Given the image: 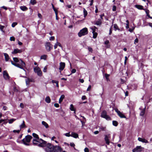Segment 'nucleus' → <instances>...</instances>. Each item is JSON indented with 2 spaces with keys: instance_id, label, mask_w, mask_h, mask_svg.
<instances>
[{
  "instance_id": "nucleus-1",
  "label": "nucleus",
  "mask_w": 152,
  "mask_h": 152,
  "mask_svg": "<svg viewBox=\"0 0 152 152\" xmlns=\"http://www.w3.org/2000/svg\"><path fill=\"white\" fill-rule=\"evenodd\" d=\"M41 143L39 144V146L41 147H45V150L47 152H53L54 150V146L50 143H47L46 142L41 139L40 142Z\"/></svg>"
},
{
  "instance_id": "nucleus-2",
  "label": "nucleus",
  "mask_w": 152,
  "mask_h": 152,
  "mask_svg": "<svg viewBox=\"0 0 152 152\" xmlns=\"http://www.w3.org/2000/svg\"><path fill=\"white\" fill-rule=\"evenodd\" d=\"M13 60L15 63H14L13 61H11V63L12 65L21 69H22L25 71L23 67H25L26 64L22 60L20 59H19L16 57L13 58Z\"/></svg>"
},
{
  "instance_id": "nucleus-3",
  "label": "nucleus",
  "mask_w": 152,
  "mask_h": 152,
  "mask_svg": "<svg viewBox=\"0 0 152 152\" xmlns=\"http://www.w3.org/2000/svg\"><path fill=\"white\" fill-rule=\"evenodd\" d=\"M32 138V137L31 136L28 135L26 136L25 138L22 140V141L24 145H28L29 144L28 143L30 142Z\"/></svg>"
},
{
  "instance_id": "nucleus-4",
  "label": "nucleus",
  "mask_w": 152,
  "mask_h": 152,
  "mask_svg": "<svg viewBox=\"0 0 152 152\" xmlns=\"http://www.w3.org/2000/svg\"><path fill=\"white\" fill-rule=\"evenodd\" d=\"M88 34V31L87 28H84L80 30L78 33V35L79 37L84 36Z\"/></svg>"
},
{
  "instance_id": "nucleus-5",
  "label": "nucleus",
  "mask_w": 152,
  "mask_h": 152,
  "mask_svg": "<svg viewBox=\"0 0 152 152\" xmlns=\"http://www.w3.org/2000/svg\"><path fill=\"white\" fill-rule=\"evenodd\" d=\"M101 116L102 118H105L107 120H111L110 118L107 115V112L105 110L103 111L102 112Z\"/></svg>"
},
{
  "instance_id": "nucleus-6",
  "label": "nucleus",
  "mask_w": 152,
  "mask_h": 152,
  "mask_svg": "<svg viewBox=\"0 0 152 152\" xmlns=\"http://www.w3.org/2000/svg\"><path fill=\"white\" fill-rule=\"evenodd\" d=\"M34 71L35 72L37 73V75L39 76H41L42 72L40 68L38 66H36L34 68Z\"/></svg>"
},
{
  "instance_id": "nucleus-7",
  "label": "nucleus",
  "mask_w": 152,
  "mask_h": 152,
  "mask_svg": "<svg viewBox=\"0 0 152 152\" xmlns=\"http://www.w3.org/2000/svg\"><path fill=\"white\" fill-rule=\"evenodd\" d=\"M45 46L46 50L49 52L52 48L53 45L49 42H47L45 44Z\"/></svg>"
},
{
  "instance_id": "nucleus-8",
  "label": "nucleus",
  "mask_w": 152,
  "mask_h": 152,
  "mask_svg": "<svg viewBox=\"0 0 152 152\" xmlns=\"http://www.w3.org/2000/svg\"><path fill=\"white\" fill-rule=\"evenodd\" d=\"M21 77H22V76H21ZM22 77L27 78L25 81L26 85L27 86L29 85L30 82H34V80L32 78H27L26 76H22Z\"/></svg>"
},
{
  "instance_id": "nucleus-9",
  "label": "nucleus",
  "mask_w": 152,
  "mask_h": 152,
  "mask_svg": "<svg viewBox=\"0 0 152 152\" xmlns=\"http://www.w3.org/2000/svg\"><path fill=\"white\" fill-rule=\"evenodd\" d=\"M62 151V148L59 146H54V150L53 151V152H61Z\"/></svg>"
},
{
  "instance_id": "nucleus-10",
  "label": "nucleus",
  "mask_w": 152,
  "mask_h": 152,
  "mask_svg": "<svg viewBox=\"0 0 152 152\" xmlns=\"http://www.w3.org/2000/svg\"><path fill=\"white\" fill-rule=\"evenodd\" d=\"M110 134L105 135L104 140L106 143L107 145H109L110 142L109 141V139L110 138Z\"/></svg>"
},
{
  "instance_id": "nucleus-11",
  "label": "nucleus",
  "mask_w": 152,
  "mask_h": 152,
  "mask_svg": "<svg viewBox=\"0 0 152 152\" xmlns=\"http://www.w3.org/2000/svg\"><path fill=\"white\" fill-rule=\"evenodd\" d=\"M143 149L144 148L141 146H137L133 149V151L137 152H141Z\"/></svg>"
},
{
  "instance_id": "nucleus-12",
  "label": "nucleus",
  "mask_w": 152,
  "mask_h": 152,
  "mask_svg": "<svg viewBox=\"0 0 152 152\" xmlns=\"http://www.w3.org/2000/svg\"><path fill=\"white\" fill-rule=\"evenodd\" d=\"M115 111L117 113L118 115L121 118H125V115L120 112L117 109L115 108L114 109Z\"/></svg>"
},
{
  "instance_id": "nucleus-13",
  "label": "nucleus",
  "mask_w": 152,
  "mask_h": 152,
  "mask_svg": "<svg viewBox=\"0 0 152 152\" xmlns=\"http://www.w3.org/2000/svg\"><path fill=\"white\" fill-rule=\"evenodd\" d=\"M65 64L64 62H61L60 63L59 69L60 70V72L64 69L65 68Z\"/></svg>"
},
{
  "instance_id": "nucleus-14",
  "label": "nucleus",
  "mask_w": 152,
  "mask_h": 152,
  "mask_svg": "<svg viewBox=\"0 0 152 152\" xmlns=\"http://www.w3.org/2000/svg\"><path fill=\"white\" fill-rule=\"evenodd\" d=\"M3 74L4 77L6 80H7L9 79L10 77L7 71H4Z\"/></svg>"
},
{
  "instance_id": "nucleus-15",
  "label": "nucleus",
  "mask_w": 152,
  "mask_h": 152,
  "mask_svg": "<svg viewBox=\"0 0 152 152\" xmlns=\"http://www.w3.org/2000/svg\"><path fill=\"white\" fill-rule=\"evenodd\" d=\"M22 51L21 50L16 48L14 49L13 51L12 52V54H16L17 53H21Z\"/></svg>"
},
{
  "instance_id": "nucleus-16",
  "label": "nucleus",
  "mask_w": 152,
  "mask_h": 152,
  "mask_svg": "<svg viewBox=\"0 0 152 152\" xmlns=\"http://www.w3.org/2000/svg\"><path fill=\"white\" fill-rule=\"evenodd\" d=\"M41 139H40L39 140H37V139H33V142L34 144V145H38L39 144V143H41L42 142H40V140Z\"/></svg>"
},
{
  "instance_id": "nucleus-17",
  "label": "nucleus",
  "mask_w": 152,
  "mask_h": 152,
  "mask_svg": "<svg viewBox=\"0 0 152 152\" xmlns=\"http://www.w3.org/2000/svg\"><path fill=\"white\" fill-rule=\"evenodd\" d=\"M71 136L75 138L78 137V134L74 132H71Z\"/></svg>"
},
{
  "instance_id": "nucleus-18",
  "label": "nucleus",
  "mask_w": 152,
  "mask_h": 152,
  "mask_svg": "<svg viewBox=\"0 0 152 152\" xmlns=\"http://www.w3.org/2000/svg\"><path fill=\"white\" fill-rule=\"evenodd\" d=\"M138 140L140 142H142L143 143H148V140L144 138H142L140 137H138Z\"/></svg>"
},
{
  "instance_id": "nucleus-19",
  "label": "nucleus",
  "mask_w": 152,
  "mask_h": 152,
  "mask_svg": "<svg viewBox=\"0 0 152 152\" xmlns=\"http://www.w3.org/2000/svg\"><path fill=\"white\" fill-rule=\"evenodd\" d=\"M102 20L101 19H99L97 20L95 22L94 24L100 26L102 24Z\"/></svg>"
},
{
  "instance_id": "nucleus-20",
  "label": "nucleus",
  "mask_w": 152,
  "mask_h": 152,
  "mask_svg": "<svg viewBox=\"0 0 152 152\" xmlns=\"http://www.w3.org/2000/svg\"><path fill=\"white\" fill-rule=\"evenodd\" d=\"M4 56H5V60L6 61H8L9 59V57L8 54L6 53H4Z\"/></svg>"
},
{
  "instance_id": "nucleus-21",
  "label": "nucleus",
  "mask_w": 152,
  "mask_h": 152,
  "mask_svg": "<svg viewBox=\"0 0 152 152\" xmlns=\"http://www.w3.org/2000/svg\"><path fill=\"white\" fill-rule=\"evenodd\" d=\"M135 7L136 8H137L139 10H143V7L140 5H136L135 6Z\"/></svg>"
},
{
  "instance_id": "nucleus-22",
  "label": "nucleus",
  "mask_w": 152,
  "mask_h": 152,
  "mask_svg": "<svg viewBox=\"0 0 152 152\" xmlns=\"http://www.w3.org/2000/svg\"><path fill=\"white\" fill-rule=\"evenodd\" d=\"M64 97L65 96L64 95H62L61 96L59 100V103H61V102L62 101L63 99L64 98Z\"/></svg>"
},
{
  "instance_id": "nucleus-23",
  "label": "nucleus",
  "mask_w": 152,
  "mask_h": 152,
  "mask_svg": "<svg viewBox=\"0 0 152 152\" xmlns=\"http://www.w3.org/2000/svg\"><path fill=\"white\" fill-rule=\"evenodd\" d=\"M42 124L44 125L46 128H48L49 127L48 125L45 121H42Z\"/></svg>"
},
{
  "instance_id": "nucleus-24",
  "label": "nucleus",
  "mask_w": 152,
  "mask_h": 152,
  "mask_svg": "<svg viewBox=\"0 0 152 152\" xmlns=\"http://www.w3.org/2000/svg\"><path fill=\"white\" fill-rule=\"evenodd\" d=\"M26 126L25 124V122L24 121H23L22 124L20 125V129H22L23 128L26 127Z\"/></svg>"
},
{
  "instance_id": "nucleus-25",
  "label": "nucleus",
  "mask_w": 152,
  "mask_h": 152,
  "mask_svg": "<svg viewBox=\"0 0 152 152\" xmlns=\"http://www.w3.org/2000/svg\"><path fill=\"white\" fill-rule=\"evenodd\" d=\"M32 135L34 137L36 138L35 139H37L39 140H40V139H39L38 135L37 134L35 133H33Z\"/></svg>"
},
{
  "instance_id": "nucleus-26",
  "label": "nucleus",
  "mask_w": 152,
  "mask_h": 152,
  "mask_svg": "<svg viewBox=\"0 0 152 152\" xmlns=\"http://www.w3.org/2000/svg\"><path fill=\"white\" fill-rule=\"evenodd\" d=\"M47 56L46 55H42L41 56L40 59L46 60L47 57Z\"/></svg>"
},
{
  "instance_id": "nucleus-27",
  "label": "nucleus",
  "mask_w": 152,
  "mask_h": 152,
  "mask_svg": "<svg viewBox=\"0 0 152 152\" xmlns=\"http://www.w3.org/2000/svg\"><path fill=\"white\" fill-rule=\"evenodd\" d=\"M20 9L21 10L23 11H26L28 9L27 8L24 6L20 7Z\"/></svg>"
},
{
  "instance_id": "nucleus-28",
  "label": "nucleus",
  "mask_w": 152,
  "mask_h": 152,
  "mask_svg": "<svg viewBox=\"0 0 152 152\" xmlns=\"http://www.w3.org/2000/svg\"><path fill=\"white\" fill-rule=\"evenodd\" d=\"M92 33L93 34V38H96L97 35V34L96 32L95 31H92Z\"/></svg>"
},
{
  "instance_id": "nucleus-29",
  "label": "nucleus",
  "mask_w": 152,
  "mask_h": 152,
  "mask_svg": "<svg viewBox=\"0 0 152 152\" xmlns=\"http://www.w3.org/2000/svg\"><path fill=\"white\" fill-rule=\"evenodd\" d=\"M45 100L48 103H49L50 102V99L49 96H47L45 98Z\"/></svg>"
},
{
  "instance_id": "nucleus-30",
  "label": "nucleus",
  "mask_w": 152,
  "mask_h": 152,
  "mask_svg": "<svg viewBox=\"0 0 152 152\" xmlns=\"http://www.w3.org/2000/svg\"><path fill=\"white\" fill-rule=\"evenodd\" d=\"M113 124L114 126H116L118 125V123L117 121H113Z\"/></svg>"
},
{
  "instance_id": "nucleus-31",
  "label": "nucleus",
  "mask_w": 152,
  "mask_h": 152,
  "mask_svg": "<svg viewBox=\"0 0 152 152\" xmlns=\"http://www.w3.org/2000/svg\"><path fill=\"white\" fill-rule=\"evenodd\" d=\"M30 3L32 5H34L36 3V1L35 0H31Z\"/></svg>"
},
{
  "instance_id": "nucleus-32",
  "label": "nucleus",
  "mask_w": 152,
  "mask_h": 152,
  "mask_svg": "<svg viewBox=\"0 0 152 152\" xmlns=\"http://www.w3.org/2000/svg\"><path fill=\"white\" fill-rule=\"evenodd\" d=\"M15 120V119H12L10 120L8 119V120L9 121V123L10 124H11Z\"/></svg>"
},
{
  "instance_id": "nucleus-33",
  "label": "nucleus",
  "mask_w": 152,
  "mask_h": 152,
  "mask_svg": "<svg viewBox=\"0 0 152 152\" xmlns=\"http://www.w3.org/2000/svg\"><path fill=\"white\" fill-rule=\"evenodd\" d=\"M109 42L108 40H107L104 42V44L106 45V47L107 48H108L110 47L109 45H108Z\"/></svg>"
},
{
  "instance_id": "nucleus-34",
  "label": "nucleus",
  "mask_w": 152,
  "mask_h": 152,
  "mask_svg": "<svg viewBox=\"0 0 152 152\" xmlns=\"http://www.w3.org/2000/svg\"><path fill=\"white\" fill-rule=\"evenodd\" d=\"M83 13L84 15V17H86L87 16V12L85 8L83 9Z\"/></svg>"
},
{
  "instance_id": "nucleus-35",
  "label": "nucleus",
  "mask_w": 152,
  "mask_h": 152,
  "mask_svg": "<svg viewBox=\"0 0 152 152\" xmlns=\"http://www.w3.org/2000/svg\"><path fill=\"white\" fill-rule=\"evenodd\" d=\"M145 107L143 110H142L141 111V113H140V115L142 116L144 115V113H145Z\"/></svg>"
},
{
  "instance_id": "nucleus-36",
  "label": "nucleus",
  "mask_w": 152,
  "mask_h": 152,
  "mask_svg": "<svg viewBox=\"0 0 152 152\" xmlns=\"http://www.w3.org/2000/svg\"><path fill=\"white\" fill-rule=\"evenodd\" d=\"M70 109L72 111H75L74 108L73 104H71L70 105Z\"/></svg>"
},
{
  "instance_id": "nucleus-37",
  "label": "nucleus",
  "mask_w": 152,
  "mask_h": 152,
  "mask_svg": "<svg viewBox=\"0 0 152 152\" xmlns=\"http://www.w3.org/2000/svg\"><path fill=\"white\" fill-rule=\"evenodd\" d=\"M90 28L92 30V31H96V29H97V28L95 26H94V27H92Z\"/></svg>"
},
{
  "instance_id": "nucleus-38",
  "label": "nucleus",
  "mask_w": 152,
  "mask_h": 152,
  "mask_svg": "<svg viewBox=\"0 0 152 152\" xmlns=\"http://www.w3.org/2000/svg\"><path fill=\"white\" fill-rule=\"evenodd\" d=\"M70 132H69L68 133H67L65 134H64L66 136V137H69L71 136V134H70Z\"/></svg>"
},
{
  "instance_id": "nucleus-39",
  "label": "nucleus",
  "mask_w": 152,
  "mask_h": 152,
  "mask_svg": "<svg viewBox=\"0 0 152 152\" xmlns=\"http://www.w3.org/2000/svg\"><path fill=\"white\" fill-rule=\"evenodd\" d=\"M4 28V26H2L0 24V29L1 31L3 32H4V31L3 30V29Z\"/></svg>"
},
{
  "instance_id": "nucleus-40",
  "label": "nucleus",
  "mask_w": 152,
  "mask_h": 152,
  "mask_svg": "<svg viewBox=\"0 0 152 152\" xmlns=\"http://www.w3.org/2000/svg\"><path fill=\"white\" fill-rule=\"evenodd\" d=\"M17 24V23L16 22H14L12 24V27H14Z\"/></svg>"
},
{
  "instance_id": "nucleus-41",
  "label": "nucleus",
  "mask_w": 152,
  "mask_h": 152,
  "mask_svg": "<svg viewBox=\"0 0 152 152\" xmlns=\"http://www.w3.org/2000/svg\"><path fill=\"white\" fill-rule=\"evenodd\" d=\"M105 127H101L99 128V130L100 131H104L105 130Z\"/></svg>"
},
{
  "instance_id": "nucleus-42",
  "label": "nucleus",
  "mask_w": 152,
  "mask_h": 152,
  "mask_svg": "<svg viewBox=\"0 0 152 152\" xmlns=\"http://www.w3.org/2000/svg\"><path fill=\"white\" fill-rule=\"evenodd\" d=\"M116 6L115 5L113 6L112 10L113 11H115L116 10Z\"/></svg>"
},
{
  "instance_id": "nucleus-43",
  "label": "nucleus",
  "mask_w": 152,
  "mask_h": 152,
  "mask_svg": "<svg viewBox=\"0 0 152 152\" xmlns=\"http://www.w3.org/2000/svg\"><path fill=\"white\" fill-rule=\"evenodd\" d=\"M10 40L11 41H15V38L13 37H11L10 38Z\"/></svg>"
},
{
  "instance_id": "nucleus-44",
  "label": "nucleus",
  "mask_w": 152,
  "mask_h": 152,
  "mask_svg": "<svg viewBox=\"0 0 152 152\" xmlns=\"http://www.w3.org/2000/svg\"><path fill=\"white\" fill-rule=\"evenodd\" d=\"M20 130H14L13 131V132L14 133L17 132V133H19L20 132Z\"/></svg>"
},
{
  "instance_id": "nucleus-45",
  "label": "nucleus",
  "mask_w": 152,
  "mask_h": 152,
  "mask_svg": "<svg viewBox=\"0 0 152 152\" xmlns=\"http://www.w3.org/2000/svg\"><path fill=\"white\" fill-rule=\"evenodd\" d=\"M143 10H145V12L147 14V15L149 14V11L148 10H146V9H143Z\"/></svg>"
},
{
  "instance_id": "nucleus-46",
  "label": "nucleus",
  "mask_w": 152,
  "mask_h": 152,
  "mask_svg": "<svg viewBox=\"0 0 152 152\" xmlns=\"http://www.w3.org/2000/svg\"><path fill=\"white\" fill-rule=\"evenodd\" d=\"M47 67L46 66H45L43 69V71L44 72H47Z\"/></svg>"
},
{
  "instance_id": "nucleus-47",
  "label": "nucleus",
  "mask_w": 152,
  "mask_h": 152,
  "mask_svg": "<svg viewBox=\"0 0 152 152\" xmlns=\"http://www.w3.org/2000/svg\"><path fill=\"white\" fill-rule=\"evenodd\" d=\"M114 28L115 29V30H116L118 28V26L117 25L115 24L114 25Z\"/></svg>"
},
{
  "instance_id": "nucleus-48",
  "label": "nucleus",
  "mask_w": 152,
  "mask_h": 152,
  "mask_svg": "<svg viewBox=\"0 0 152 152\" xmlns=\"http://www.w3.org/2000/svg\"><path fill=\"white\" fill-rule=\"evenodd\" d=\"M66 7H67L68 8H70L72 7V5H67L65 6Z\"/></svg>"
},
{
  "instance_id": "nucleus-49",
  "label": "nucleus",
  "mask_w": 152,
  "mask_h": 152,
  "mask_svg": "<svg viewBox=\"0 0 152 152\" xmlns=\"http://www.w3.org/2000/svg\"><path fill=\"white\" fill-rule=\"evenodd\" d=\"M85 152H89V149L87 148H86L84 149Z\"/></svg>"
},
{
  "instance_id": "nucleus-50",
  "label": "nucleus",
  "mask_w": 152,
  "mask_h": 152,
  "mask_svg": "<svg viewBox=\"0 0 152 152\" xmlns=\"http://www.w3.org/2000/svg\"><path fill=\"white\" fill-rule=\"evenodd\" d=\"M76 72V70L75 69H73L71 71L72 73H74Z\"/></svg>"
},
{
  "instance_id": "nucleus-51",
  "label": "nucleus",
  "mask_w": 152,
  "mask_h": 152,
  "mask_svg": "<svg viewBox=\"0 0 152 152\" xmlns=\"http://www.w3.org/2000/svg\"><path fill=\"white\" fill-rule=\"evenodd\" d=\"M91 85H89L88 86V88H87V91H89L91 90Z\"/></svg>"
},
{
  "instance_id": "nucleus-52",
  "label": "nucleus",
  "mask_w": 152,
  "mask_h": 152,
  "mask_svg": "<svg viewBox=\"0 0 152 152\" xmlns=\"http://www.w3.org/2000/svg\"><path fill=\"white\" fill-rule=\"evenodd\" d=\"M55 37L54 36L51 37L50 38V40H53L54 39Z\"/></svg>"
},
{
  "instance_id": "nucleus-53",
  "label": "nucleus",
  "mask_w": 152,
  "mask_h": 152,
  "mask_svg": "<svg viewBox=\"0 0 152 152\" xmlns=\"http://www.w3.org/2000/svg\"><path fill=\"white\" fill-rule=\"evenodd\" d=\"M20 106L21 108H23L24 107V105L23 103H21L20 104Z\"/></svg>"
},
{
  "instance_id": "nucleus-54",
  "label": "nucleus",
  "mask_w": 152,
  "mask_h": 152,
  "mask_svg": "<svg viewBox=\"0 0 152 152\" xmlns=\"http://www.w3.org/2000/svg\"><path fill=\"white\" fill-rule=\"evenodd\" d=\"M86 99V97L84 95V96H82V99L83 100Z\"/></svg>"
},
{
  "instance_id": "nucleus-55",
  "label": "nucleus",
  "mask_w": 152,
  "mask_h": 152,
  "mask_svg": "<svg viewBox=\"0 0 152 152\" xmlns=\"http://www.w3.org/2000/svg\"><path fill=\"white\" fill-rule=\"evenodd\" d=\"M54 106L56 107H58L59 106V105L58 103H55L54 104Z\"/></svg>"
},
{
  "instance_id": "nucleus-56",
  "label": "nucleus",
  "mask_w": 152,
  "mask_h": 152,
  "mask_svg": "<svg viewBox=\"0 0 152 152\" xmlns=\"http://www.w3.org/2000/svg\"><path fill=\"white\" fill-rule=\"evenodd\" d=\"M109 76V75H108L107 74H105V77L107 80V79L108 78Z\"/></svg>"
},
{
  "instance_id": "nucleus-57",
  "label": "nucleus",
  "mask_w": 152,
  "mask_h": 152,
  "mask_svg": "<svg viewBox=\"0 0 152 152\" xmlns=\"http://www.w3.org/2000/svg\"><path fill=\"white\" fill-rule=\"evenodd\" d=\"M125 61H124V64H126V61L127 60L128 58H127V56H126L125 57Z\"/></svg>"
},
{
  "instance_id": "nucleus-58",
  "label": "nucleus",
  "mask_w": 152,
  "mask_h": 152,
  "mask_svg": "<svg viewBox=\"0 0 152 152\" xmlns=\"http://www.w3.org/2000/svg\"><path fill=\"white\" fill-rule=\"evenodd\" d=\"M38 16L41 19L42 18V16L41 14L39 13L38 14Z\"/></svg>"
},
{
  "instance_id": "nucleus-59",
  "label": "nucleus",
  "mask_w": 152,
  "mask_h": 152,
  "mask_svg": "<svg viewBox=\"0 0 152 152\" xmlns=\"http://www.w3.org/2000/svg\"><path fill=\"white\" fill-rule=\"evenodd\" d=\"M89 1L91 2L90 5V6H91L93 4V0H89Z\"/></svg>"
},
{
  "instance_id": "nucleus-60",
  "label": "nucleus",
  "mask_w": 152,
  "mask_h": 152,
  "mask_svg": "<svg viewBox=\"0 0 152 152\" xmlns=\"http://www.w3.org/2000/svg\"><path fill=\"white\" fill-rule=\"evenodd\" d=\"M70 145L72 147H74L75 145L73 143H70Z\"/></svg>"
},
{
  "instance_id": "nucleus-61",
  "label": "nucleus",
  "mask_w": 152,
  "mask_h": 152,
  "mask_svg": "<svg viewBox=\"0 0 152 152\" xmlns=\"http://www.w3.org/2000/svg\"><path fill=\"white\" fill-rule=\"evenodd\" d=\"M134 28H130L129 29V31L131 32H133V30H134Z\"/></svg>"
},
{
  "instance_id": "nucleus-62",
  "label": "nucleus",
  "mask_w": 152,
  "mask_h": 152,
  "mask_svg": "<svg viewBox=\"0 0 152 152\" xmlns=\"http://www.w3.org/2000/svg\"><path fill=\"white\" fill-rule=\"evenodd\" d=\"M58 46V45L57 44V42L55 44V45L54 46V48L55 49H56L57 48Z\"/></svg>"
},
{
  "instance_id": "nucleus-63",
  "label": "nucleus",
  "mask_w": 152,
  "mask_h": 152,
  "mask_svg": "<svg viewBox=\"0 0 152 152\" xmlns=\"http://www.w3.org/2000/svg\"><path fill=\"white\" fill-rule=\"evenodd\" d=\"M88 50L89 51L91 52H92L93 50L92 48H91L90 47H89L88 48Z\"/></svg>"
},
{
  "instance_id": "nucleus-64",
  "label": "nucleus",
  "mask_w": 152,
  "mask_h": 152,
  "mask_svg": "<svg viewBox=\"0 0 152 152\" xmlns=\"http://www.w3.org/2000/svg\"><path fill=\"white\" fill-rule=\"evenodd\" d=\"M79 80V81L81 83H83L84 82V80L83 79H80Z\"/></svg>"
}]
</instances>
